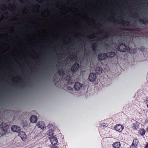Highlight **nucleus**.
Listing matches in <instances>:
<instances>
[{
	"instance_id": "f257e3e1",
	"label": "nucleus",
	"mask_w": 148,
	"mask_h": 148,
	"mask_svg": "<svg viewBox=\"0 0 148 148\" xmlns=\"http://www.w3.org/2000/svg\"><path fill=\"white\" fill-rule=\"evenodd\" d=\"M9 125L6 123H2L0 125V127L3 131V134H5L9 128Z\"/></svg>"
},
{
	"instance_id": "f03ea898",
	"label": "nucleus",
	"mask_w": 148,
	"mask_h": 148,
	"mask_svg": "<svg viewBox=\"0 0 148 148\" xmlns=\"http://www.w3.org/2000/svg\"><path fill=\"white\" fill-rule=\"evenodd\" d=\"M117 49L118 51L122 52H125L128 50L127 46L122 43L118 45Z\"/></svg>"
},
{
	"instance_id": "7ed1b4c3",
	"label": "nucleus",
	"mask_w": 148,
	"mask_h": 148,
	"mask_svg": "<svg viewBox=\"0 0 148 148\" xmlns=\"http://www.w3.org/2000/svg\"><path fill=\"white\" fill-rule=\"evenodd\" d=\"M108 57V55L105 53H101L98 54L97 57L98 59L100 60H105Z\"/></svg>"
},
{
	"instance_id": "20e7f679",
	"label": "nucleus",
	"mask_w": 148,
	"mask_h": 148,
	"mask_svg": "<svg viewBox=\"0 0 148 148\" xmlns=\"http://www.w3.org/2000/svg\"><path fill=\"white\" fill-rule=\"evenodd\" d=\"M79 66V65L78 63L76 62L75 63L71 68V71L73 73L76 72L78 70Z\"/></svg>"
},
{
	"instance_id": "39448f33",
	"label": "nucleus",
	"mask_w": 148,
	"mask_h": 148,
	"mask_svg": "<svg viewBox=\"0 0 148 148\" xmlns=\"http://www.w3.org/2000/svg\"><path fill=\"white\" fill-rule=\"evenodd\" d=\"M97 76L95 73H90L88 77V79L90 82H94L96 79Z\"/></svg>"
},
{
	"instance_id": "423d86ee",
	"label": "nucleus",
	"mask_w": 148,
	"mask_h": 148,
	"mask_svg": "<svg viewBox=\"0 0 148 148\" xmlns=\"http://www.w3.org/2000/svg\"><path fill=\"white\" fill-rule=\"evenodd\" d=\"M82 84L78 82L75 83L74 88L75 90L78 91L82 87Z\"/></svg>"
},
{
	"instance_id": "0eeeda50",
	"label": "nucleus",
	"mask_w": 148,
	"mask_h": 148,
	"mask_svg": "<svg viewBox=\"0 0 148 148\" xmlns=\"http://www.w3.org/2000/svg\"><path fill=\"white\" fill-rule=\"evenodd\" d=\"M114 128L116 131L121 132L123 129L124 127L121 125L118 124L114 127Z\"/></svg>"
},
{
	"instance_id": "6e6552de",
	"label": "nucleus",
	"mask_w": 148,
	"mask_h": 148,
	"mask_svg": "<svg viewBox=\"0 0 148 148\" xmlns=\"http://www.w3.org/2000/svg\"><path fill=\"white\" fill-rule=\"evenodd\" d=\"M11 130L14 132H18L20 131V128L16 125H12L11 127Z\"/></svg>"
},
{
	"instance_id": "1a4fd4ad",
	"label": "nucleus",
	"mask_w": 148,
	"mask_h": 148,
	"mask_svg": "<svg viewBox=\"0 0 148 148\" xmlns=\"http://www.w3.org/2000/svg\"><path fill=\"white\" fill-rule=\"evenodd\" d=\"M50 140L52 145L56 144L58 142L57 139L55 137H51L50 138Z\"/></svg>"
},
{
	"instance_id": "9d476101",
	"label": "nucleus",
	"mask_w": 148,
	"mask_h": 148,
	"mask_svg": "<svg viewBox=\"0 0 148 148\" xmlns=\"http://www.w3.org/2000/svg\"><path fill=\"white\" fill-rule=\"evenodd\" d=\"M37 126L38 128L41 129H44L45 127V125L43 122L40 121L38 123Z\"/></svg>"
},
{
	"instance_id": "9b49d317",
	"label": "nucleus",
	"mask_w": 148,
	"mask_h": 148,
	"mask_svg": "<svg viewBox=\"0 0 148 148\" xmlns=\"http://www.w3.org/2000/svg\"><path fill=\"white\" fill-rule=\"evenodd\" d=\"M18 135L22 140L25 139L27 137V136L25 133L23 132H20L18 134Z\"/></svg>"
},
{
	"instance_id": "f8f14e48",
	"label": "nucleus",
	"mask_w": 148,
	"mask_h": 148,
	"mask_svg": "<svg viewBox=\"0 0 148 148\" xmlns=\"http://www.w3.org/2000/svg\"><path fill=\"white\" fill-rule=\"evenodd\" d=\"M121 144L119 142H116L112 144V146L114 148H119L121 147Z\"/></svg>"
},
{
	"instance_id": "ddd939ff",
	"label": "nucleus",
	"mask_w": 148,
	"mask_h": 148,
	"mask_svg": "<svg viewBox=\"0 0 148 148\" xmlns=\"http://www.w3.org/2000/svg\"><path fill=\"white\" fill-rule=\"evenodd\" d=\"M103 69L101 67H97L95 69V71L96 73L98 75L101 74L102 72Z\"/></svg>"
},
{
	"instance_id": "4468645a",
	"label": "nucleus",
	"mask_w": 148,
	"mask_h": 148,
	"mask_svg": "<svg viewBox=\"0 0 148 148\" xmlns=\"http://www.w3.org/2000/svg\"><path fill=\"white\" fill-rule=\"evenodd\" d=\"M30 121L32 123L36 122L37 121V117L35 115H32L30 118Z\"/></svg>"
},
{
	"instance_id": "2eb2a0df",
	"label": "nucleus",
	"mask_w": 148,
	"mask_h": 148,
	"mask_svg": "<svg viewBox=\"0 0 148 148\" xmlns=\"http://www.w3.org/2000/svg\"><path fill=\"white\" fill-rule=\"evenodd\" d=\"M138 143V140L137 139L135 138L132 144V146L134 145V147H137Z\"/></svg>"
},
{
	"instance_id": "dca6fc26",
	"label": "nucleus",
	"mask_w": 148,
	"mask_h": 148,
	"mask_svg": "<svg viewBox=\"0 0 148 148\" xmlns=\"http://www.w3.org/2000/svg\"><path fill=\"white\" fill-rule=\"evenodd\" d=\"M138 133L142 136H144L145 134V131L144 129H140Z\"/></svg>"
},
{
	"instance_id": "f3484780",
	"label": "nucleus",
	"mask_w": 148,
	"mask_h": 148,
	"mask_svg": "<svg viewBox=\"0 0 148 148\" xmlns=\"http://www.w3.org/2000/svg\"><path fill=\"white\" fill-rule=\"evenodd\" d=\"M107 54L110 57H114L116 55L115 53L113 52H108Z\"/></svg>"
},
{
	"instance_id": "a211bd4d",
	"label": "nucleus",
	"mask_w": 148,
	"mask_h": 148,
	"mask_svg": "<svg viewBox=\"0 0 148 148\" xmlns=\"http://www.w3.org/2000/svg\"><path fill=\"white\" fill-rule=\"evenodd\" d=\"M71 77L69 76H66L64 78L65 80L67 81L69 84H72V82L71 81Z\"/></svg>"
},
{
	"instance_id": "6ab92c4d",
	"label": "nucleus",
	"mask_w": 148,
	"mask_h": 148,
	"mask_svg": "<svg viewBox=\"0 0 148 148\" xmlns=\"http://www.w3.org/2000/svg\"><path fill=\"white\" fill-rule=\"evenodd\" d=\"M97 48V43L94 42L92 46V48L93 51H95Z\"/></svg>"
},
{
	"instance_id": "aec40b11",
	"label": "nucleus",
	"mask_w": 148,
	"mask_h": 148,
	"mask_svg": "<svg viewBox=\"0 0 148 148\" xmlns=\"http://www.w3.org/2000/svg\"><path fill=\"white\" fill-rule=\"evenodd\" d=\"M139 21L142 24H148V20H146L145 21L144 19H140L139 20Z\"/></svg>"
},
{
	"instance_id": "412c9836",
	"label": "nucleus",
	"mask_w": 148,
	"mask_h": 148,
	"mask_svg": "<svg viewBox=\"0 0 148 148\" xmlns=\"http://www.w3.org/2000/svg\"><path fill=\"white\" fill-rule=\"evenodd\" d=\"M138 125L137 124V122H136L135 123L132 124V128L134 129H136L138 128Z\"/></svg>"
},
{
	"instance_id": "4be33fe9",
	"label": "nucleus",
	"mask_w": 148,
	"mask_h": 148,
	"mask_svg": "<svg viewBox=\"0 0 148 148\" xmlns=\"http://www.w3.org/2000/svg\"><path fill=\"white\" fill-rule=\"evenodd\" d=\"M58 73L60 75H63L64 74V72L62 69L59 70L58 71Z\"/></svg>"
},
{
	"instance_id": "5701e85b",
	"label": "nucleus",
	"mask_w": 148,
	"mask_h": 148,
	"mask_svg": "<svg viewBox=\"0 0 148 148\" xmlns=\"http://www.w3.org/2000/svg\"><path fill=\"white\" fill-rule=\"evenodd\" d=\"M121 23L125 24L127 25H128L129 24V21H122Z\"/></svg>"
},
{
	"instance_id": "b1692460",
	"label": "nucleus",
	"mask_w": 148,
	"mask_h": 148,
	"mask_svg": "<svg viewBox=\"0 0 148 148\" xmlns=\"http://www.w3.org/2000/svg\"><path fill=\"white\" fill-rule=\"evenodd\" d=\"M60 81H58L57 82H56L55 83V85L57 87H60Z\"/></svg>"
},
{
	"instance_id": "393cba45",
	"label": "nucleus",
	"mask_w": 148,
	"mask_h": 148,
	"mask_svg": "<svg viewBox=\"0 0 148 148\" xmlns=\"http://www.w3.org/2000/svg\"><path fill=\"white\" fill-rule=\"evenodd\" d=\"M143 103H145L147 104L148 103V97H146L145 99L144 100Z\"/></svg>"
},
{
	"instance_id": "a878e982",
	"label": "nucleus",
	"mask_w": 148,
	"mask_h": 148,
	"mask_svg": "<svg viewBox=\"0 0 148 148\" xmlns=\"http://www.w3.org/2000/svg\"><path fill=\"white\" fill-rule=\"evenodd\" d=\"M72 56L71 57V60L72 61H73L75 59V56H74L73 54H72Z\"/></svg>"
},
{
	"instance_id": "bb28decb",
	"label": "nucleus",
	"mask_w": 148,
	"mask_h": 148,
	"mask_svg": "<svg viewBox=\"0 0 148 148\" xmlns=\"http://www.w3.org/2000/svg\"><path fill=\"white\" fill-rule=\"evenodd\" d=\"M51 148H59L58 147L56 146L55 145H52Z\"/></svg>"
},
{
	"instance_id": "cd10ccee",
	"label": "nucleus",
	"mask_w": 148,
	"mask_h": 148,
	"mask_svg": "<svg viewBox=\"0 0 148 148\" xmlns=\"http://www.w3.org/2000/svg\"><path fill=\"white\" fill-rule=\"evenodd\" d=\"M62 54H61V56H58V60H60V58L61 59H62Z\"/></svg>"
},
{
	"instance_id": "c85d7f7f",
	"label": "nucleus",
	"mask_w": 148,
	"mask_h": 148,
	"mask_svg": "<svg viewBox=\"0 0 148 148\" xmlns=\"http://www.w3.org/2000/svg\"><path fill=\"white\" fill-rule=\"evenodd\" d=\"M145 49V48L144 47H142L140 48V50L143 51Z\"/></svg>"
},
{
	"instance_id": "c756f323",
	"label": "nucleus",
	"mask_w": 148,
	"mask_h": 148,
	"mask_svg": "<svg viewBox=\"0 0 148 148\" xmlns=\"http://www.w3.org/2000/svg\"><path fill=\"white\" fill-rule=\"evenodd\" d=\"M144 148H148V143L146 144Z\"/></svg>"
},
{
	"instance_id": "7c9ffc66",
	"label": "nucleus",
	"mask_w": 148,
	"mask_h": 148,
	"mask_svg": "<svg viewBox=\"0 0 148 148\" xmlns=\"http://www.w3.org/2000/svg\"><path fill=\"white\" fill-rule=\"evenodd\" d=\"M68 88V90H72V88L71 87H67Z\"/></svg>"
},
{
	"instance_id": "2f4dec72",
	"label": "nucleus",
	"mask_w": 148,
	"mask_h": 148,
	"mask_svg": "<svg viewBox=\"0 0 148 148\" xmlns=\"http://www.w3.org/2000/svg\"><path fill=\"white\" fill-rule=\"evenodd\" d=\"M48 125L49 126H53V125H51L50 124V123H49Z\"/></svg>"
},
{
	"instance_id": "473e14b6",
	"label": "nucleus",
	"mask_w": 148,
	"mask_h": 148,
	"mask_svg": "<svg viewBox=\"0 0 148 148\" xmlns=\"http://www.w3.org/2000/svg\"><path fill=\"white\" fill-rule=\"evenodd\" d=\"M107 35H108V34L107 35H106V36H104V37L105 38H106V37H107Z\"/></svg>"
},
{
	"instance_id": "72a5a7b5",
	"label": "nucleus",
	"mask_w": 148,
	"mask_h": 148,
	"mask_svg": "<svg viewBox=\"0 0 148 148\" xmlns=\"http://www.w3.org/2000/svg\"><path fill=\"white\" fill-rule=\"evenodd\" d=\"M146 130L148 132V127L146 129Z\"/></svg>"
},
{
	"instance_id": "f704fd0d",
	"label": "nucleus",
	"mask_w": 148,
	"mask_h": 148,
	"mask_svg": "<svg viewBox=\"0 0 148 148\" xmlns=\"http://www.w3.org/2000/svg\"><path fill=\"white\" fill-rule=\"evenodd\" d=\"M147 108H148V103L147 104Z\"/></svg>"
},
{
	"instance_id": "c9c22d12",
	"label": "nucleus",
	"mask_w": 148,
	"mask_h": 148,
	"mask_svg": "<svg viewBox=\"0 0 148 148\" xmlns=\"http://www.w3.org/2000/svg\"><path fill=\"white\" fill-rule=\"evenodd\" d=\"M5 7V5H3V8H4V7Z\"/></svg>"
},
{
	"instance_id": "e433bc0d",
	"label": "nucleus",
	"mask_w": 148,
	"mask_h": 148,
	"mask_svg": "<svg viewBox=\"0 0 148 148\" xmlns=\"http://www.w3.org/2000/svg\"><path fill=\"white\" fill-rule=\"evenodd\" d=\"M100 31H102V32H104V31H103L102 30H101Z\"/></svg>"
}]
</instances>
